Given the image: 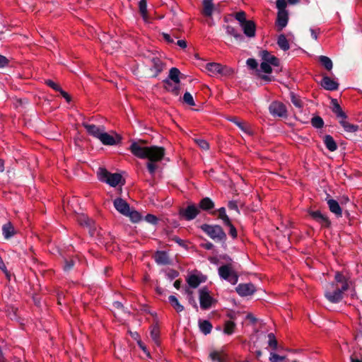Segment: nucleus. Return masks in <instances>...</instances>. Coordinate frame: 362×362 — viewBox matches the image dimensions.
<instances>
[{
  "label": "nucleus",
  "mask_w": 362,
  "mask_h": 362,
  "mask_svg": "<svg viewBox=\"0 0 362 362\" xmlns=\"http://www.w3.org/2000/svg\"><path fill=\"white\" fill-rule=\"evenodd\" d=\"M351 281L337 272L334 275V281L329 283L325 291V298L332 303H339L344 298V291H347Z\"/></svg>",
  "instance_id": "obj_1"
},
{
  "label": "nucleus",
  "mask_w": 362,
  "mask_h": 362,
  "mask_svg": "<svg viewBox=\"0 0 362 362\" xmlns=\"http://www.w3.org/2000/svg\"><path fill=\"white\" fill-rule=\"evenodd\" d=\"M129 149L136 157L148 159V161H160L165 155L164 147L158 146H144L138 142H133Z\"/></svg>",
  "instance_id": "obj_2"
},
{
  "label": "nucleus",
  "mask_w": 362,
  "mask_h": 362,
  "mask_svg": "<svg viewBox=\"0 0 362 362\" xmlns=\"http://www.w3.org/2000/svg\"><path fill=\"white\" fill-rule=\"evenodd\" d=\"M200 228L210 238L216 242H225L226 240V234L219 225L202 224Z\"/></svg>",
  "instance_id": "obj_3"
},
{
  "label": "nucleus",
  "mask_w": 362,
  "mask_h": 362,
  "mask_svg": "<svg viewBox=\"0 0 362 362\" xmlns=\"http://www.w3.org/2000/svg\"><path fill=\"white\" fill-rule=\"evenodd\" d=\"M145 63L149 67L153 77H157L165 68V64L155 54H151L146 57Z\"/></svg>",
  "instance_id": "obj_4"
},
{
  "label": "nucleus",
  "mask_w": 362,
  "mask_h": 362,
  "mask_svg": "<svg viewBox=\"0 0 362 362\" xmlns=\"http://www.w3.org/2000/svg\"><path fill=\"white\" fill-rule=\"evenodd\" d=\"M218 272L221 279L228 281L233 285L237 284L238 276L230 265L226 264L221 266L218 269Z\"/></svg>",
  "instance_id": "obj_5"
},
{
  "label": "nucleus",
  "mask_w": 362,
  "mask_h": 362,
  "mask_svg": "<svg viewBox=\"0 0 362 362\" xmlns=\"http://www.w3.org/2000/svg\"><path fill=\"white\" fill-rule=\"evenodd\" d=\"M122 173H111L105 168H99L97 172V177L100 181H124L126 177H123Z\"/></svg>",
  "instance_id": "obj_6"
},
{
  "label": "nucleus",
  "mask_w": 362,
  "mask_h": 362,
  "mask_svg": "<svg viewBox=\"0 0 362 362\" xmlns=\"http://www.w3.org/2000/svg\"><path fill=\"white\" fill-rule=\"evenodd\" d=\"M200 307L203 310H207L214 303V299L210 296L206 287H203L199 291Z\"/></svg>",
  "instance_id": "obj_7"
},
{
  "label": "nucleus",
  "mask_w": 362,
  "mask_h": 362,
  "mask_svg": "<svg viewBox=\"0 0 362 362\" xmlns=\"http://www.w3.org/2000/svg\"><path fill=\"white\" fill-rule=\"evenodd\" d=\"M269 110L274 117H286L288 115L286 105L279 101L272 102L269 105Z\"/></svg>",
  "instance_id": "obj_8"
},
{
  "label": "nucleus",
  "mask_w": 362,
  "mask_h": 362,
  "mask_svg": "<svg viewBox=\"0 0 362 362\" xmlns=\"http://www.w3.org/2000/svg\"><path fill=\"white\" fill-rule=\"evenodd\" d=\"M199 213V211L194 204H190L185 209H181L179 212L180 216L186 221H191L194 219Z\"/></svg>",
  "instance_id": "obj_9"
},
{
  "label": "nucleus",
  "mask_w": 362,
  "mask_h": 362,
  "mask_svg": "<svg viewBox=\"0 0 362 362\" xmlns=\"http://www.w3.org/2000/svg\"><path fill=\"white\" fill-rule=\"evenodd\" d=\"M227 69L226 66H223L222 64L215 62L208 63L206 65V69L210 76L223 74L224 69Z\"/></svg>",
  "instance_id": "obj_10"
},
{
  "label": "nucleus",
  "mask_w": 362,
  "mask_h": 362,
  "mask_svg": "<svg viewBox=\"0 0 362 362\" xmlns=\"http://www.w3.org/2000/svg\"><path fill=\"white\" fill-rule=\"evenodd\" d=\"M236 291L241 296H247L255 292V288L252 284H241L237 286Z\"/></svg>",
  "instance_id": "obj_11"
},
{
  "label": "nucleus",
  "mask_w": 362,
  "mask_h": 362,
  "mask_svg": "<svg viewBox=\"0 0 362 362\" xmlns=\"http://www.w3.org/2000/svg\"><path fill=\"white\" fill-rule=\"evenodd\" d=\"M288 21V11H278L276 21V25L278 31L282 30L287 25Z\"/></svg>",
  "instance_id": "obj_12"
},
{
  "label": "nucleus",
  "mask_w": 362,
  "mask_h": 362,
  "mask_svg": "<svg viewBox=\"0 0 362 362\" xmlns=\"http://www.w3.org/2000/svg\"><path fill=\"white\" fill-rule=\"evenodd\" d=\"M320 85L327 90H336L338 89L339 83L327 76H323Z\"/></svg>",
  "instance_id": "obj_13"
},
{
  "label": "nucleus",
  "mask_w": 362,
  "mask_h": 362,
  "mask_svg": "<svg viewBox=\"0 0 362 362\" xmlns=\"http://www.w3.org/2000/svg\"><path fill=\"white\" fill-rule=\"evenodd\" d=\"M165 89L173 95L177 96L180 93V83H175L169 79L163 81Z\"/></svg>",
  "instance_id": "obj_14"
},
{
  "label": "nucleus",
  "mask_w": 362,
  "mask_h": 362,
  "mask_svg": "<svg viewBox=\"0 0 362 362\" xmlns=\"http://www.w3.org/2000/svg\"><path fill=\"white\" fill-rule=\"evenodd\" d=\"M114 206L117 211L124 216L129 214V205L122 198H117L114 200Z\"/></svg>",
  "instance_id": "obj_15"
},
{
  "label": "nucleus",
  "mask_w": 362,
  "mask_h": 362,
  "mask_svg": "<svg viewBox=\"0 0 362 362\" xmlns=\"http://www.w3.org/2000/svg\"><path fill=\"white\" fill-rule=\"evenodd\" d=\"M259 56L262 62L270 63L274 66H279V59L267 50L262 51Z\"/></svg>",
  "instance_id": "obj_16"
},
{
  "label": "nucleus",
  "mask_w": 362,
  "mask_h": 362,
  "mask_svg": "<svg viewBox=\"0 0 362 362\" xmlns=\"http://www.w3.org/2000/svg\"><path fill=\"white\" fill-rule=\"evenodd\" d=\"M241 28L244 34L248 37H253L256 33V25L253 21H248L242 24Z\"/></svg>",
  "instance_id": "obj_17"
},
{
  "label": "nucleus",
  "mask_w": 362,
  "mask_h": 362,
  "mask_svg": "<svg viewBox=\"0 0 362 362\" xmlns=\"http://www.w3.org/2000/svg\"><path fill=\"white\" fill-rule=\"evenodd\" d=\"M83 127L86 129L87 132L91 135L92 136L99 139L100 135L101 134L103 129H100L99 127H97L95 124H88L86 122H83L82 124Z\"/></svg>",
  "instance_id": "obj_18"
},
{
  "label": "nucleus",
  "mask_w": 362,
  "mask_h": 362,
  "mask_svg": "<svg viewBox=\"0 0 362 362\" xmlns=\"http://www.w3.org/2000/svg\"><path fill=\"white\" fill-rule=\"evenodd\" d=\"M326 200L330 211L334 214L337 216L341 217L342 216V210L338 202L329 198H327Z\"/></svg>",
  "instance_id": "obj_19"
},
{
  "label": "nucleus",
  "mask_w": 362,
  "mask_h": 362,
  "mask_svg": "<svg viewBox=\"0 0 362 362\" xmlns=\"http://www.w3.org/2000/svg\"><path fill=\"white\" fill-rule=\"evenodd\" d=\"M204 280L203 276L192 274L188 276L187 282L190 287L195 288L198 287L202 282L204 281Z\"/></svg>",
  "instance_id": "obj_20"
},
{
  "label": "nucleus",
  "mask_w": 362,
  "mask_h": 362,
  "mask_svg": "<svg viewBox=\"0 0 362 362\" xmlns=\"http://www.w3.org/2000/svg\"><path fill=\"white\" fill-rule=\"evenodd\" d=\"M155 260L158 264L166 265L170 263L168 255L165 251H158L155 255Z\"/></svg>",
  "instance_id": "obj_21"
},
{
  "label": "nucleus",
  "mask_w": 362,
  "mask_h": 362,
  "mask_svg": "<svg viewBox=\"0 0 362 362\" xmlns=\"http://www.w3.org/2000/svg\"><path fill=\"white\" fill-rule=\"evenodd\" d=\"M310 215L313 218H314L316 221L319 222L323 226H329V221L328 218L322 214L320 211H311Z\"/></svg>",
  "instance_id": "obj_22"
},
{
  "label": "nucleus",
  "mask_w": 362,
  "mask_h": 362,
  "mask_svg": "<svg viewBox=\"0 0 362 362\" xmlns=\"http://www.w3.org/2000/svg\"><path fill=\"white\" fill-rule=\"evenodd\" d=\"M339 123L343 127L344 131L347 132H356L358 129V126L349 123L347 121V116L341 117L339 119Z\"/></svg>",
  "instance_id": "obj_23"
},
{
  "label": "nucleus",
  "mask_w": 362,
  "mask_h": 362,
  "mask_svg": "<svg viewBox=\"0 0 362 362\" xmlns=\"http://www.w3.org/2000/svg\"><path fill=\"white\" fill-rule=\"evenodd\" d=\"M2 233L5 239H9L15 235L16 231L11 222H7L3 226Z\"/></svg>",
  "instance_id": "obj_24"
},
{
  "label": "nucleus",
  "mask_w": 362,
  "mask_h": 362,
  "mask_svg": "<svg viewBox=\"0 0 362 362\" xmlns=\"http://www.w3.org/2000/svg\"><path fill=\"white\" fill-rule=\"evenodd\" d=\"M103 144L112 146L116 144V141L112 135L104 132V130L102 132L100 137L98 139Z\"/></svg>",
  "instance_id": "obj_25"
},
{
  "label": "nucleus",
  "mask_w": 362,
  "mask_h": 362,
  "mask_svg": "<svg viewBox=\"0 0 362 362\" xmlns=\"http://www.w3.org/2000/svg\"><path fill=\"white\" fill-rule=\"evenodd\" d=\"M199 327L200 331L204 334L205 335L209 334L212 329V325L209 320H199Z\"/></svg>",
  "instance_id": "obj_26"
},
{
  "label": "nucleus",
  "mask_w": 362,
  "mask_h": 362,
  "mask_svg": "<svg viewBox=\"0 0 362 362\" xmlns=\"http://www.w3.org/2000/svg\"><path fill=\"white\" fill-rule=\"evenodd\" d=\"M332 112L336 115L337 118L341 119V117H345V115H346V113L342 110L337 99H332Z\"/></svg>",
  "instance_id": "obj_27"
},
{
  "label": "nucleus",
  "mask_w": 362,
  "mask_h": 362,
  "mask_svg": "<svg viewBox=\"0 0 362 362\" xmlns=\"http://www.w3.org/2000/svg\"><path fill=\"white\" fill-rule=\"evenodd\" d=\"M214 10V6L212 1H203V11L202 13L206 17H211L213 11Z\"/></svg>",
  "instance_id": "obj_28"
},
{
  "label": "nucleus",
  "mask_w": 362,
  "mask_h": 362,
  "mask_svg": "<svg viewBox=\"0 0 362 362\" xmlns=\"http://www.w3.org/2000/svg\"><path fill=\"white\" fill-rule=\"evenodd\" d=\"M199 206L202 210L209 211L214 207V203L210 198L205 197L200 201Z\"/></svg>",
  "instance_id": "obj_29"
},
{
  "label": "nucleus",
  "mask_w": 362,
  "mask_h": 362,
  "mask_svg": "<svg viewBox=\"0 0 362 362\" xmlns=\"http://www.w3.org/2000/svg\"><path fill=\"white\" fill-rule=\"evenodd\" d=\"M324 143L328 150L334 151L337 148V145L333 137L330 135H325L324 137Z\"/></svg>",
  "instance_id": "obj_30"
},
{
  "label": "nucleus",
  "mask_w": 362,
  "mask_h": 362,
  "mask_svg": "<svg viewBox=\"0 0 362 362\" xmlns=\"http://www.w3.org/2000/svg\"><path fill=\"white\" fill-rule=\"evenodd\" d=\"M168 300H169V303H170V305H172V307L177 312V313H180L182 311H183L184 310V306L182 305L178 299L177 298L176 296H173V295H171L169 296L168 298Z\"/></svg>",
  "instance_id": "obj_31"
},
{
  "label": "nucleus",
  "mask_w": 362,
  "mask_h": 362,
  "mask_svg": "<svg viewBox=\"0 0 362 362\" xmlns=\"http://www.w3.org/2000/svg\"><path fill=\"white\" fill-rule=\"evenodd\" d=\"M226 33L230 36L235 37L237 40H242L243 39V36L239 32V30L234 27L230 25H227L226 28Z\"/></svg>",
  "instance_id": "obj_32"
},
{
  "label": "nucleus",
  "mask_w": 362,
  "mask_h": 362,
  "mask_svg": "<svg viewBox=\"0 0 362 362\" xmlns=\"http://www.w3.org/2000/svg\"><path fill=\"white\" fill-rule=\"evenodd\" d=\"M277 45L284 51H287L290 48L288 41L284 34L279 35L277 39Z\"/></svg>",
  "instance_id": "obj_33"
},
{
  "label": "nucleus",
  "mask_w": 362,
  "mask_h": 362,
  "mask_svg": "<svg viewBox=\"0 0 362 362\" xmlns=\"http://www.w3.org/2000/svg\"><path fill=\"white\" fill-rule=\"evenodd\" d=\"M319 62L324 68L327 71H331L333 66L332 60L326 56H320Z\"/></svg>",
  "instance_id": "obj_34"
},
{
  "label": "nucleus",
  "mask_w": 362,
  "mask_h": 362,
  "mask_svg": "<svg viewBox=\"0 0 362 362\" xmlns=\"http://www.w3.org/2000/svg\"><path fill=\"white\" fill-rule=\"evenodd\" d=\"M180 71L177 68L173 67L170 69L168 78L170 81H173L175 83H180L179 76Z\"/></svg>",
  "instance_id": "obj_35"
},
{
  "label": "nucleus",
  "mask_w": 362,
  "mask_h": 362,
  "mask_svg": "<svg viewBox=\"0 0 362 362\" xmlns=\"http://www.w3.org/2000/svg\"><path fill=\"white\" fill-rule=\"evenodd\" d=\"M159 336H160V330L158 325H155L151 327V337L152 340L155 342L156 344H159Z\"/></svg>",
  "instance_id": "obj_36"
},
{
  "label": "nucleus",
  "mask_w": 362,
  "mask_h": 362,
  "mask_svg": "<svg viewBox=\"0 0 362 362\" xmlns=\"http://www.w3.org/2000/svg\"><path fill=\"white\" fill-rule=\"evenodd\" d=\"M268 345L272 349V351H276L278 348V342L274 334L269 333L267 335Z\"/></svg>",
  "instance_id": "obj_37"
},
{
  "label": "nucleus",
  "mask_w": 362,
  "mask_h": 362,
  "mask_svg": "<svg viewBox=\"0 0 362 362\" xmlns=\"http://www.w3.org/2000/svg\"><path fill=\"white\" fill-rule=\"evenodd\" d=\"M217 211L218 213V218L222 220L223 224H229L230 220L226 214V209L224 207H221Z\"/></svg>",
  "instance_id": "obj_38"
},
{
  "label": "nucleus",
  "mask_w": 362,
  "mask_h": 362,
  "mask_svg": "<svg viewBox=\"0 0 362 362\" xmlns=\"http://www.w3.org/2000/svg\"><path fill=\"white\" fill-rule=\"evenodd\" d=\"M128 213L129 214L125 216H129L133 222L137 223L141 221V216L138 211L129 209Z\"/></svg>",
  "instance_id": "obj_39"
},
{
  "label": "nucleus",
  "mask_w": 362,
  "mask_h": 362,
  "mask_svg": "<svg viewBox=\"0 0 362 362\" xmlns=\"http://www.w3.org/2000/svg\"><path fill=\"white\" fill-rule=\"evenodd\" d=\"M139 12L144 18H147V1L140 0L139 3Z\"/></svg>",
  "instance_id": "obj_40"
},
{
  "label": "nucleus",
  "mask_w": 362,
  "mask_h": 362,
  "mask_svg": "<svg viewBox=\"0 0 362 362\" xmlns=\"http://www.w3.org/2000/svg\"><path fill=\"white\" fill-rule=\"evenodd\" d=\"M237 126L245 133L251 135L252 134V131L249 124L245 122L241 121V122L237 123Z\"/></svg>",
  "instance_id": "obj_41"
},
{
  "label": "nucleus",
  "mask_w": 362,
  "mask_h": 362,
  "mask_svg": "<svg viewBox=\"0 0 362 362\" xmlns=\"http://www.w3.org/2000/svg\"><path fill=\"white\" fill-rule=\"evenodd\" d=\"M185 294L187 295V298H188V301L189 303L193 305V307H194L197 310H198V306H197V304L193 297V292L188 288H186L185 289Z\"/></svg>",
  "instance_id": "obj_42"
},
{
  "label": "nucleus",
  "mask_w": 362,
  "mask_h": 362,
  "mask_svg": "<svg viewBox=\"0 0 362 362\" xmlns=\"http://www.w3.org/2000/svg\"><path fill=\"white\" fill-rule=\"evenodd\" d=\"M285 359V356H281L275 353V351H271L269 354V362H282Z\"/></svg>",
  "instance_id": "obj_43"
},
{
  "label": "nucleus",
  "mask_w": 362,
  "mask_h": 362,
  "mask_svg": "<svg viewBox=\"0 0 362 362\" xmlns=\"http://www.w3.org/2000/svg\"><path fill=\"white\" fill-rule=\"evenodd\" d=\"M235 325L233 321H227L224 326V333L231 334L234 332Z\"/></svg>",
  "instance_id": "obj_44"
},
{
  "label": "nucleus",
  "mask_w": 362,
  "mask_h": 362,
  "mask_svg": "<svg viewBox=\"0 0 362 362\" xmlns=\"http://www.w3.org/2000/svg\"><path fill=\"white\" fill-rule=\"evenodd\" d=\"M182 100L185 103H186L187 105H188L189 106L195 105L194 98H193L192 95L189 92L185 93Z\"/></svg>",
  "instance_id": "obj_45"
},
{
  "label": "nucleus",
  "mask_w": 362,
  "mask_h": 362,
  "mask_svg": "<svg viewBox=\"0 0 362 362\" xmlns=\"http://www.w3.org/2000/svg\"><path fill=\"white\" fill-rule=\"evenodd\" d=\"M311 124L315 128H322L324 125V122L320 117L316 116L312 119Z\"/></svg>",
  "instance_id": "obj_46"
},
{
  "label": "nucleus",
  "mask_w": 362,
  "mask_h": 362,
  "mask_svg": "<svg viewBox=\"0 0 362 362\" xmlns=\"http://www.w3.org/2000/svg\"><path fill=\"white\" fill-rule=\"evenodd\" d=\"M235 18L238 21H239L240 25L245 23V22L248 21L247 20H246V13L244 11L237 12L235 14Z\"/></svg>",
  "instance_id": "obj_47"
},
{
  "label": "nucleus",
  "mask_w": 362,
  "mask_h": 362,
  "mask_svg": "<svg viewBox=\"0 0 362 362\" xmlns=\"http://www.w3.org/2000/svg\"><path fill=\"white\" fill-rule=\"evenodd\" d=\"M158 161H148L146 168L151 174H154L158 168V165L156 163Z\"/></svg>",
  "instance_id": "obj_48"
},
{
  "label": "nucleus",
  "mask_w": 362,
  "mask_h": 362,
  "mask_svg": "<svg viewBox=\"0 0 362 362\" xmlns=\"http://www.w3.org/2000/svg\"><path fill=\"white\" fill-rule=\"evenodd\" d=\"M194 142L203 150H208L209 148V143L202 139H194Z\"/></svg>",
  "instance_id": "obj_49"
},
{
  "label": "nucleus",
  "mask_w": 362,
  "mask_h": 362,
  "mask_svg": "<svg viewBox=\"0 0 362 362\" xmlns=\"http://www.w3.org/2000/svg\"><path fill=\"white\" fill-rule=\"evenodd\" d=\"M291 100L292 102V103L296 107H298V108H300L302 107L303 106V103L301 101V100L300 99V98L297 95H296L294 93H291Z\"/></svg>",
  "instance_id": "obj_50"
},
{
  "label": "nucleus",
  "mask_w": 362,
  "mask_h": 362,
  "mask_svg": "<svg viewBox=\"0 0 362 362\" xmlns=\"http://www.w3.org/2000/svg\"><path fill=\"white\" fill-rule=\"evenodd\" d=\"M272 66L270 63L262 62L260 64V70L266 74H271L272 72Z\"/></svg>",
  "instance_id": "obj_51"
},
{
  "label": "nucleus",
  "mask_w": 362,
  "mask_h": 362,
  "mask_svg": "<svg viewBox=\"0 0 362 362\" xmlns=\"http://www.w3.org/2000/svg\"><path fill=\"white\" fill-rule=\"evenodd\" d=\"M276 6L278 11H287L286 9L287 6L286 0H276Z\"/></svg>",
  "instance_id": "obj_52"
},
{
  "label": "nucleus",
  "mask_w": 362,
  "mask_h": 362,
  "mask_svg": "<svg viewBox=\"0 0 362 362\" xmlns=\"http://www.w3.org/2000/svg\"><path fill=\"white\" fill-rule=\"evenodd\" d=\"M165 273L166 277L170 280L175 279L179 275V273L174 269H168L165 272Z\"/></svg>",
  "instance_id": "obj_53"
},
{
  "label": "nucleus",
  "mask_w": 362,
  "mask_h": 362,
  "mask_svg": "<svg viewBox=\"0 0 362 362\" xmlns=\"http://www.w3.org/2000/svg\"><path fill=\"white\" fill-rule=\"evenodd\" d=\"M209 356L213 361L223 362V359L218 352H211Z\"/></svg>",
  "instance_id": "obj_54"
},
{
  "label": "nucleus",
  "mask_w": 362,
  "mask_h": 362,
  "mask_svg": "<svg viewBox=\"0 0 362 362\" xmlns=\"http://www.w3.org/2000/svg\"><path fill=\"white\" fill-rule=\"evenodd\" d=\"M45 83L52 89H54L56 91L60 92L62 90V88L59 86V84L56 83L52 80H47L45 81Z\"/></svg>",
  "instance_id": "obj_55"
},
{
  "label": "nucleus",
  "mask_w": 362,
  "mask_h": 362,
  "mask_svg": "<svg viewBox=\"0 0 362 362\" xmlns=\"http://www.w3.org/2000/svg\"><path fill=\"white\" fill-rule=\"evenodd\" d=\"M247 65L250 69H257L258 66V63L256 59L253 58H249L246 62Z\"/></svg>",
  "instance_id": "obj_56"
},
{
  "label": "nucleus",
  "mask_w": 362,
  "mask_h": 362,
  "mask_svg": "<svg viewBox=\"0 0 362 362\" xmlns=\"http://www.w3.org/2000/svg\"><path fill=\"white\" fill-rule=\"evenodd\" d=\"M226 226H228L230 228L229 234L232 236L233 238H235L237 237V230L235 228V226L232 224L231 221H230L229 224H224Z\"/></svg>",
  "instance_id": "obj_57"
},
{
  "label": "nucleus",
  "mask_w": 362,
  "mask_h": 362,
  "mask_svg": "<svg viewBox=\"0 0 362 362\" xmlns=\"http://www.w3.org/2000/svg\"><path fill=\"white\" fill-rule=\"evenodd\" d=\"M145 220L147 222H148L151 224H153V225H156L158 223L157 217L152 214H147L145 217Z\"/></svg>",
  "instance_id": "obj_58"
},
{
  "label": "nucleus",
  "mask_w": 362,
  "mask_h": 362,
  "mask_svg": "<svg viewBox=\"0 0 362 362\" xmlns=\"http://www.w3.org/2000/svg\"><path fill=\"white\" fill-rule=\"evenodd\" d=\"M228 206L229 209L234 210V211H237L238 214L240 213L236 201H234V200L230 201L228 204Z\"/></svg>",
  "instance_id": "obj_59"
},
{
  "label": "nucleus",
  "mask_w": 362,
  "mask_h": 362,
  "mask_svg": "<svg viewBox=\"0 0 362 362\" xmlns=\"http://www.w3.org/2000/svg\"><path fill=\"white\" fill-rule=\"evenodd\" d=\"M81 225H84L89 226L90 225V220L86 216L83 215L80 217V219L78 220Z\"/></svg>",
  "instance_id": "obj_60"
},
{
  "label": "nucleus",
  "mask_w": 362,
  "mask_h": 362,
  "mask_svg": "<svg viewBox=\"0 0 362 362\" xmlns=\"http://www.w3.org/2000/svg\"><path fill=\"white\" fill-rule=\"evenodd\" d=\"M113 44L116 45V47H115L116 48L119 47V45L117 43V42L112 40V41L107 42L106 44H105L103 48L105 49V50L106 52H112L110 51V49H109V46L112 45Z\"/></svg>",
  "instance_id": "obj_61"
},
{
  "label": "nucleus",
  "mask_w": 362,
  "mask_h": 362,
  "mask_svg": "<svg viewBox=\"0 0 362 362\" xmlns=\"http://www.w3.org/2000/svg\"><path fill=\"white\" fill-rule=\"evenodd\" d=\"M0 269L8 277V272L7 268L1 257H0Z\"/></svg>",
  "instance_id": "obj_62"
},
{
  "label": "nucleus",
  "mask_w": 362,
  "mask_h": 362,
  "mask_svg": "<svg viewBox=\"0 0 362 362\" xmlns=\"http://www.w3.org/2000/svg\"><path fill=\"white\" fill-rule=\"evenodd\" d=\"M8 64V59L0 54V68L6 66Z\"/></svg>",
  "instance_id": "obj_63"
},
{
  "label": "nucleus",
  "mask_w": 362,
  "mask_h": 362,
  "mask_svg": "<svg viewBox=\"0 0 362 362\" xmlns=\"http://www.w3.org/2000/svg\"><path fill=\"white\" fill-rule=\"evenodd\" d=\"M202 247L206 250H210L214 248V245L212 243L207 241L206 243L202 244Z\"/></svg>",
  "instance_id": "obj_64"
}]
</instances>
